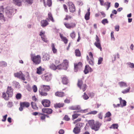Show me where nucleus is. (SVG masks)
Wrapping results in <instances>:
<instances>
[{
	"instance_id": "nucleus-40",
	"label": "nucleus",
	"mask_w": 134,
	"mask_h": 134,
	"mask_svg": "<svg viewBox=\"0 0 134 134\" xmlns=\"http://www.w3.org/2000/svg\"><path fill=\"white\" fill-rule=\"evenodd\" d=\"M83 124L82 123L78 122L76 124L75 126L80 129L81 127L83 126Z\"/></svg>"
},
{
	"instance_id": "nucleus-2",
	"label": "nucleus",
	"mask_w": 134,
	"mask_h": 134,
	"mask_svg": "<svg viewBox=\"0 0 134 134\" xmlns=\"http://www.w3.org/2000/svg\"><path fill=\"white\" fill-rule=\"evenodd\" d=\"M77 86L84 92L86 89L87 86L86 84L83 83V81L81 79H79L77 84Z\"/></svg>"
},
{
	"instance_id": "nucleus-43",
	"label": "nucleus",
	"mask_w": 134,
	"mask_h": 134,
	"mask_svg": "<svg viewBox=\"0 0 134 134\" xmlns=\"http://www.w3.org/2000/svg\"><path fill=\"white\" fill-rule=\"evenodd\" d=\"M90 14L89 13H86V14L85 15V19L86 20H88L90 19Z\"/></svg>"
},
{
	"instance_id": "nucleus-21",
	"label": "nucleus",
	"mask_w": 134,
	"mask_h": 134,
	"mask_svg": "<svg viewBox=\"0 0 134 134\" xmlns=\"http://www.w3.org/2000/svg\"><path fill=\"white\" fill-rule=\"evenodd\" d=\"M48 18H47V19L49 21H51L52 22H54V20L53 19L52 15L51 13L49 12L48 13Z\"/></svg>"
},
{
	"instance_id": "nucleus-14",
	"label": "nucleus",
	"mask_w": 134,
	"mask_h": 134,
	"mask_svg": "<svg viewBox=\"0 0 134 134\" xmlns=\"http://www.w3.org/2000/svg\"><path fill=\"white\" fill-rule=\"evenodd\" d=\"M82 64L81 62H79L78 64H74V70L75 72H77L79 69L81 68L82 67Z\"/></svg>"
},
{
	"instance_id": "nucleus-34",
	"label": "nucleus",
	"mask_w": 134,
	"mask_h": 134,
	"mask_svg": "<svg viewBox=\"0 0 134 134\" xmlns=\"http://www.w3.org/2000/svg\"><path fill=\"white\" fill-rule=\"evenodd\" d=\"M40 114L41 115L40 116V119H41V120H45L46 117H49L48 116V115L46 114H44L41 113H40Z\"/></svg>"
},
{
	"instance_id": "nucleus-26",
	"label": "nucleus",
	"mask_w": 134,
	"mask_h": 134,
	"mask_svg": "<svg viewBox=\"0 0 134 134\" xmlns=\"http://www.w3.org/2000/svg\"><path fill=\"white\" fill-rule=\"evenodd\" d=\"M62 82L63 84L66 85L68 83V81L67 78L65 76H64L62 78Z\"/></svg>"
},
{
	"instance_id": "nucleus-35",
	"label": "nucleus",
	"mask_w": 134,
	"mask_h": 134,
	"mask_svg": "<svg viewBox=\"0 0 134 134\" xmlns=\"http://www.w3.org/2000/svg\"><path fill=\"white\" fill-rule=\"evenodd\" d=\"M118 84L120 87L127 86L126 83L122 81L119 82Z\"/></svg>"
},
{
	"instance_id": "nucleus-47",
	"label": "nucleus",
	"mask_w": 134,
	"mask_h": 134,
	"mask_svg": "<svg viewBox=\"0 0 134 134\" xmlns=\"http://www.w3.org/2000/svg\"><path fill=\"white\" fill-rule=\"evenodd\" d=\"M40 94L43 96H46L47 94L48 93L46 92H45L43 91H42L41 92H40Z\"/></svg>"
},
{
	"instance_id": "nucleus-57",
	"label": "nucleus",
	"mask_w": 134,
	"mask_h": 134,
	"mask_svg": "<svg viewBox=\"0 0 134 134\" xmlns=\"http://www.w3.org/2000/svg\"><path fill=\"white\" fill-rule=\"evenodd\" d=\"M64 119L66 121H69L70 120V118L67 115H65L64 118Z\"/></svg>"
},
{
	"instance_id": "nucleus-8",
	"label": "nucleus",
	"mask_w": 134,
	"mask_h": 134,
	"mask_svg": "<svg viewBox=\"0 0 134 134\" xmlns=\"http://www.w3.org/2000/svg\"><path fill=\"white\" fill-rule=\"evenodd\" d=\"M68 6L69 7V11L70 12L73 13L75 11V7L72 3L71 2H68Z\"/></svg>"
},
{
	"instance_id": "nucleus-38",
	"label": "nucleus",
	"mask_w": 134,
	"mask_h": 134,
	"mask_svg": "<svg viewBox=\"0 0 134 134\" xmlns=\"http://www.w3.org/2000/svg\"><path fill=\"white\" fill-rule=\"evenodd\" d=\"M118 127L117 124H112L110 127V128L113 129H117Z\"/></svg>"
},
{
	"instance_id": "nucleus-60",
	"label": "nucleus",
	"mask_w": 134,
	"mask_h": 134,
	"mask_svg": "<svg viewBox=\"0 0 134 134\" xmlns=\"http://www.w3.org/2000/svg\"><path fill=\"white\" fill-rule=\"evenodd\" d=\"M88 95L89 96L91 97V98H93L94 96V94L93 92H90L88 93Z\"/></svg>"
},
{
	"instance_id": "nucleus-9",
	"label": "nucleus",
	"mask_w": 134,
	"mask_h": 134,
	"mask_svg": "<svg viewBox=\"0 0 134 134\" xmlns=\"http://www.w3.org/2000/svg\"><path fill=\"white\" fill-rule=\"evenodd\" d=\"M96 41L94 43V44L98 49H99L101 51H102V48L101 47L100 40L99 37L97 35H96Z\"/></svg>"
},
{
	"instance_id": "nucleus-36",
	"label": "nucleus",
	"mask_w": 134,
	"mask_h": 134,
	"mask_svg": "<svg viewBox=\"0 0 134 134\" xmlns=\"http://www.w3.org/2000/svg\"><path fill=\"white\" fill-rule=\"evenodd\" d=\"M2 97L6 100H8L9 99V97L8 96H7L5 92H3L2 93Z\"/></svg>"
},
{
	"instance_id": "nucleus-4",
	"label": "nucleus",
	"mask_w": 134,
	"mask_h": 134,
	"mask_svg": "<svg viewBox=\"0 0 134 134\" xmlns=\"http://www.w3.org/2000/svg\"><path fill=\"white\" fill-rule=\"evenodd\" d=\"M52 74L49 73H46L43 75L42 76V78L44 81L47 82L50 81L52 79Z\"/></svg>"
},
{
	"instance_id": "nucleus-64",
	"label": "nucleus",
	"mask_w": 134,
	"mask_h": 134,
	"mask_svg": "<svg viewBox=\"0 0 134 134\" xmlns=\"http://www.w3.org/2000/svg\"><path fill=\"white\" fill-rule=\"evenodd\" d=\"M26 2L30 4H31L33 3V1L32 0H27Z\"/></svg>"
},
{
	"instance_id": "nucleus-18",
	"label": "nucleus",
	"mask_w": 134,
	"mask_h": 134,
	"mask_svg": "<svg viewBox=\"0 0 134 134\" xmlns=\"http://www.w3.org/2000/svg\"><path fill=\"white\" fill-rule=\"evenodd\" d=\"M50 57V55L48 53H44L42 58L43 61L48 60L49 59Z\"/></svg>"
},
{
	"instance_id": "nucleus-63",
	"label": "nucleus",
	"mask_w": 134,
	"mask_h": 134,
	"mask_svg": "<svg viewBox=\"0 0 134 134\" xmlns=\"http://www.w3.org/2000/svg\"><path fill=\"white\" fill-rule=\"evenodd\" d=\"M64 102L65 103H69L70 102V99L66 98Z\"/></svg>"
},
{
	"instance_id": "nucleus-55",
	"label": "nucleus",
	"mask_w": 134,
	"mask_h": 134,
	"mask_svg": "<svg viewBox=\"0 0 134 134\" xmlns=\"http://www.w3.org/2000/svg\"><path fill=\"white\" fill-rule=\"evenodd\" d=\"M130 88H129L127 89L126 90H125L122 91V92L123 94H125L129 92L130 91Z\"/></svg>"
},
{
	"instance_id": "nucleus-49",
	"label": "nucleus",
	"mask_w": 134,
	"mask_h": 134,
	"mask_svg": "<svg viewBox=\"0 0 134 134\" xmlns=\"http://www.w3.org/2000/svg\"><path fill=\"white\" fill-rule=\"evenodd\" d=\"M21 95L20 93H17L16 95V97L17 99H19L21 98Z\"/></svg>"
},
{
	"instance_id": "nucleus-31",
	"label": "nucleus",
	"mask_w": 134,
	"mask_h": 134,
	"mask_svg": "<svg viewBox=\"0 0 134 134\" xmlns=\"http://www.w3.org/2000/svg\"><path fill=\"white\" fill-rule=\"evenodd\" d=\"M31 104L32 108L35 110H37L38 109V107L37 106V105L35 102H32L31 103Z\"/></svg>"
},
{
	"instance_id": "nucleus-11",
	"label": "nucleus",
	"mask_w": 134,
	"mask_h": 134,
	"mask_svg": "<svg viewBox=\"0 0 134 134\" xmlns=\"http://www.w3.org/2000/svg\"><path fill=\"white\" fill-rule=\"evenodd\" d=\"M42 105L44 107H48L50 105L51 102L48 99H43L41 102Z\"/></svg>"
},
{
	"instance_id": "nucleus-15",
	"label": "nucleus",
	"mask_w": 134,
	"mask_h": 134,
	"mask_svg": "<svg viewBox=\"0 0 134 134\" xmlns=\"http://www.w3.org/2000/svg\"><path fill=\"white\" fill-rule=\"evenodd\" d=\"M4 8L3 6H0V19L4 20V18L3 13H4Z\"/></svg>"
},
{
	"instance_id": "nucleus-39",
	"label": "nucleus",
	"mask_w": 134,
	"mask_h": 134,
	"mask_svg": "<svg viewBox=\"0 0 134 134\" xmlns=\"http://www.w3.org/2000/svg\"><path fill=\"white\" fill-rule=\"evenodd\" d=\"M64 65H63L62 63L58 65L57 66V69H64Z\"/></svg>"
},
{
	"instance_id": "nucleus-16",
	"label": "nucleus",
	"mask_w": 134,
	"mask_h": 134,
	"mask_svg": "<svg viewBox=\"0 0 134 134\" xmlns=\"http://www.w3.org/2000/svg\"><path fill=\"white\" fill-rule=\"evenodd\" d=\"M40 23L41 26L43 27H46L49 24L47 20H41Z\"/></svg>"
},
{
	"instance_id": "nucleus-48",
	"label": "nucleus",
	"mask_w": 134,
	"mask_h": 134,
	"mask_svg": "<svg viewBox=\"0 0 134 134\" xmlns=\"http://www.w3.org/2000/svg\"><path fill=\"white\" fill-rule=\"evenodd\" d=\"M51 68L54 70H55L57 69V66H56L54 64H52L50 66Z\"/></svg>"
},
{
	"instance_id": "nucleus-45",
	"label": "nucleus",
	"mask_w": 134,
	"mask_h": 134,
	"mask_svg": "<svg viewBox=\"0 0 134 134\" xmlns=\"http://www.w3.org/2000/svg\"><path fill=\"white\" fill-rule=\"evenodd\" d=\"M80 115L78 114H74L72 115V118L74 119H76Z\"/></svg>"
},
{
	"instance_id": "nucleus-30",
	"label": "nucleus",
	"mask_w": 134,
	"mask_h": 134,
	"mask_svg": "<svg viewBox=\"0 0 134 134\" xmlns=\"http://www.w3.org/2000/svg\"><path fill=\"white\" fill-rule=\"evenodd\" d=\"M80 131V129L75 126L73 130V132L75 134L79 133Z\"/></svg>"
},
{
	"instance_id": "nucleus-27",
	"label": "nucleus",
	"mask_w": 134,
	"mask_h": 134,
	"mask_svg": "<svg viewBox=\"0 0 134 134\" xmlns=\"http://www.w3.org/2000/svg\"><path fill=\"white\" fill-rule=\"evenodd\" d=\"M13 3L19 6L21 5V0H13Z\"/></svg>"
},
{
	"instance_id": "nucleus-13",
	"label": "nucleus",
	"mask_w": 134,
	"mask_h": 134,
	"mask_svg": "<svg viewBox=\"0 0 134 134\" xmlns=\"http://www.w3.org/2000/svg\"><path fill=\"white\" fill-rule=\"evenodd\" d=\"M42 111L43 113L48 114H52L53 111L51 109L45 108H43L42 109Z\"/></svg>"
},
{
	"instance_id": "nucleus-7",
	"label": "nucleus",
	"mask_w": 134,
	"mask_h": 134,
	"mask_svg": "<svg viewBox=\"0 0 134 134\" xmlns=\"http://www.w3.org/2000/svg\"><path fill=\"white\" fill-rule=\"evenodd\" d=\"M64 24L66 28L69 29L75 28L76 25V24L75 23L72 22L70 23L65 22L64 23Z\"/></svg>"
},
{
	"instance_id": "nucleus-17",
	"label": "nucleus",
	"mask_w": 134,
	"mask_h": 134,
	"mask_svg": "<svg viewBox=\"0 0 134 134\" xmlns=\"http://www.w3.org/2000/svg\"><path fill=\"white\" fill-rule=\"evenodd\" d=\"M92 70L88 65H86L85 66L84 70V72L85 74H87L89 71L92 72Z\"/></svg>"
},
{
	"instance_id": "nucleus-54",
	"label": "nucleus",
	"mask_w": 134,
	"mask_h": 134,
	"mask_svg": "<svg viewBox=\"0 0 134 134\" xmlns=\"http://www.w3.org/2000/svg\"><path fill=\"white\" fill-rule=\"evenodd\" d=\"M41 38L42 40L44 41L45 42H47V38H46L45 35H43V36H42V37H41Z\"/></svg>"
},
{
	"instance_id": "nucleus-59",
	"label": "nucleus",
	"mask_w": 134,
	"mask_h": 134,
	"mask_svg": "<svg viewBox=\"0 0 134 134\" xmlns=\"http://www.w3.org/2000/svg\"><path fill=\"white\" fill-rule=\"evenodd\" d=\"M63 7L65 12H68V10L67 6L65 4H64Z\"/></svg>"
},
{
	"instance_id": "nucleus-20",
	"label": "nucleus",
	"mask_w": 134,
	"mask_h": 134,
	"mask_svg": "<svg viewBox=\"0 0 134 134\" xmlns=\"http://www.w3.org/2000/svg\"><path fill=\"white\" fill-rule=\"evenodd\" d=\"M44 70V68H42L41 66H40L37 68L36 73L38 75L41 74L42 73V72Z\"/></svg>"
},
{
	"instance_id": "nucleus-46",
	"label": "nucleus",
	"mask_w": 134,
	"mask_h": 134,
	"mask_svg": "<svg viewBox=\"0 0 134 134\" xmlns=\"http://www.w3.org/2000/svg\"><path fill=\"white\" fill-rule=\"evenodd\" d=\"M127 64L130 67L132 68H134V64L133 63L129 62L127 63Z\"/></svg>"
},
{
	"instance_id": "nucleus-32",
	"label": "nucleus",
	"mask_w": 134,
	"mask_h": 134,
	"mask_svg": "<svg viewBox=\"0 0 134 134\" xmlns=\"http://www.w3.org/2000/svg\"><path fill=\"white\" fill-rule=\"evenodd\" d=\"M51 47L53 53L54 54L56 53L57 52V50L55 48L54 44V43H52L51 44Z\"/></svg>"
},
{
	"instance_id": "nucleus-50",
	"label": "nucleus",
	"mask_w": 134,
	"mask_h": 134,
	"mask_svg": "<svg viewBox=\"0 0 134 134\" xmlns=\"http://www.w3.org/2000/svg\"><path fill=\"white\" fill-rule=\"evenodd\" d=\"M83 98L85 100H87L89 98L88 96L85 92L84 93Z\"/></svg>"
},
{
	"instance_id": "nucleus-24",
	"label": "nucleus",
	"mask_w": 134,
	"mask_h": 134,
	"mask_svg": "<svg viewBox=\"0 0 134 134\" xmlns=\"http://www.w3.org/2000/svg\"><path fill=\"white\" fill-rule=\"evenodd\" d=\"M111 115V114L110 112L109 111H108L105 114V118H109L107 119H106V121H110L111 120V118H110Z\"/></svg>"
},
{
	"instance_id": "nucleus-61",
	"label": "nucleus",
	"mask_w": 134,
	"mask_h": 134,
	"mask_svg": "<svg viewBox=\"0 0 134 134\" xmlns=\"http://www.w3.org/2000/svg\"><path fill=\"white\" fill-rule=\"evenodd\" d=\"M7 115L6 114L3 116V119H2V121L4 122L6 120Z\"/></svg>"
},
{
	"instance_id": "nucleus-23",
	"label": "nucleus",
	"mask_w": 134,
	"mask_h": 134,
	"mask_svg": "<svg viewBox=\"0 0 134 134\" xmlns=\"http://www.w3.org/2000/svg\"><path fill=\"white\" fill-rule=\"evenodd\" d=\"M64 104L63 103H56L54 104V107L56 108H60L64 107Z\"/></svg>"
},
{
	"instance_id": "nucleus-29",
	"label": "nucleus",
	"mask_w": 134,
	"mask_h": 134,
	"mask_svg": "<svg viewBox=\"0 0 134 134\" xmlns=\"http://www.w3.org/2000/svg\"><path fill=\"white\" fill-rule=\"evenodd\" d=\"M60 36L62 39V41H63L65 44L67 43L68 40L66 37L63 36L61 34H60Z\"/></svg>"
},
{
	"instance_id": "nucleus-19",
	"label": "nucleus",
	"mask_w": 134,
	"mask_h": 134,
	"mask_svg": "<svg viewBox=\"0 0 134 134\" xmlns=\"http://www.w3.org/2000/svg\"><path fill=\"white\" fill-rule=\"evenodd\" d=\"M55 95L57 97H62L65 96V93L62 92L57 91L55 92Z\"/></svg>"
},
{
	"instance_id": "nucleus-1",
	"label": "nucleus",
	"mask_w": 134,
	"mask_h": 134,
	"mask_svg": "<svg viewBox=\"0 0 134 134\" xmlns=\"http://www.w3.org/2000/svg\"><path fill=\"white\" fill-rule=\"evenodd\" d=\"M88 123L92 129L95 131H98L102 125V123L98 121L95 122L94 120H92L88 121Z\"/></svg>"
},
{
	"instance_id": "nucleus-53",
	"label": "nucleus",
	"mask_w": 134,
	"mask_h": 134,
	"mask_svg": "<svg viewBox=\"0 0 134 134\" xmlns=\"http://www.w3.org/2000/svg\"><path fill=\"white\" fill-rule=\"evenodd\" d=\"M97 112L96 111L94 110L92 111H91L89 113H88L87 114H96L97 113Z\"/></svg>"
},
{
	"instance_id": "nucleus-6",
	"label": "nucleus",
	"mask_w": 134,
	"mask_h": 134,
	"mask_svg": "<svg viewBox=\"0 0 134 134\" xmlns=\"http://www.w3.org/2000/svg\"><path fill=\"white\" fill-rule=\"evenodd\" d=\"M14 75V76L15 77L18 78L23 81L25 80V75L21 71H19V72L15 73Z\"/></svg>"
},
{
	"instance_id": "nucleus-62",
	"label": "nucleus",
	"mask_w": 134,
	"mask_h": 134,
	"mask_svg": "<svg viewBox=\"0 0 134 134\" xmlns=\"http://www.w3.org/2000/svg\"><path fill=\"white\" fill-rule=\"evenodd\" d=\"M81 118H79L76 120H75L73 122V124H75L78 122L80 121L81 120Z\"/></svg>"
},
{
	"instance_id": "nucleus-3",
	"label": "nucleus",
	"mask_w": 134,
	"mask_h": 134,
	"mask_svg": "<svg viewBox=\"0 0 134 134\" xmlns=\"http://www.w3.org/2000/svg\"><path fill=\"white\" fill-rule=\"evenodd\" d=\"M31 58L32 61L35 65H38L41 62V58L39 55L32 56Z\"/></svg>"
},
{
	"instance_id": "nucleus-51",
	"label": "nucleus",
	"mask_w": 134,
	"mask_h": 134,
	"mask_svg": "<svg viewBox=\"0 0 134 134\" xmlns=\"http://www.w3.org/2000/svg\"><path fill=\"white\" fill-rule=\"evenodd\" d=\"M33 91L34 92H36L37 91V88L36 86L34 85L32 87Z\"/></svg>"
},
{
	"instance_id": "nucleus-22",
	"label": "nucleus",
	"mask_w": 134,
	"mask_h": 134,
	"mask_svg": "<svg viewBox=\"0 0 134 134\" xmlns=\"http://www.w3.org/2000/svg\"><path fill=\"white\" fill-rule=\"evenodd\" d=\"M119 99L120 100V104L122 107L125 106L126 105V102L125 100H122L121 97L119 98Z\"/></svg>"
},
{
	"instance_id": "nucleus-25",
	"label": "nucleus",
	"mask_w": 134,
	"mask_h": 134,
	"mask_svg": "<svg viewBox=\"0 0 134 134\" xmlns=\"http://www.w3.org/2000/svg\"><path fill=\"white\" fill-rule=\"evenodd\" d=\"M62 63L63 65H64V69H66L68 66L69 62L67 60H64L63 61V62Z\"/></svg>"
},
{
	"instance_id": "nucleus-37",
	"label": "nucleus",
	"mask_w": 134,
	"mask_h": 134,
	"mask_svg": "<svg viewBox=\"0 0 134 134\" xmlns=\"http://www.w3.org/2000/svg\"><path fill=\"white\" fill-rule=\"evenodd\" d=\"M72 16L70 14H66V15L64 19V20H68V19H71Z\"/></svg>"
},
{
	"instance_id": "nucleus-44",
	"label": "nucleus",
	"mask_w": 134,
	"mask_h": 134,
	"mask_svg": "<svg viewBox=\"0 0 134 134\" xmlns=\"http://www.w3.org/2000/svg\"><path fill=\"white\" fill-rule=\"evenodd\" d=\"M101 22L103 25H105L106 24H108V21L107 19H104L102 20Z\"/></svg>"
},
{
	"instance_id": "nucleus-56",
	"label": "nucleus",
	"mask_w": 134,
	"mask_h": 134,
	"mask_svg": "<svg viewBox=\"0 0 134 134\" xmlns=\"http://www.w3.org/2000/svg\"><path fill=\"white\" fill-rule=\"evenodd\" d=\"M103 60V58H102L100 57L99 58L98 62V64L99 65L101 64Z\"/></svg>"
},
{
	"instance_id": "nucleus-33",
	"label": "nucleus",
	"mask_w": 134,
	"mask_h": 134,
	"mask_svg": "<svg viewBox=\"0 0 134 134\" xmlns=\"http://www.w3.org/2000/svg\"><path fill=\"white\" fill-rule=\"evenodd\" d=\"M75 52L76 56L78 57H80L81 56V52L79 49H76L75 50Z\"/></svg>"
},
{
	"instance_id": "nucleus-5",
	"label": "nucleus",
	"mask_w": 134,
	"mask_h": 134,
	"mask_svg": "<svg viewBox=\"0 0 134 134\" xmlns=\"http://www.w3.org/2000/svg\"><path fill=\"white\" fill-rule=\"evenodd\" d=\"M20 107L19 108V110L20 111H21L23 109V108H28L30 105V103L27 102H24L20 103Z\"/></svg>"
},
{
	"instance_id": "nucleus-41",
	"label": "nucleus",
	"mask_w": 134,
	"mask_h": 134,
	"mask_svg": "<svg viewBox=\"0 0 134 134\" xmlns=\"http://www.w3.org/2000/svg\"><path fill=\"white\" fill-rule=\"evenodd\" d=\"M94 59H91L87 61L89 64L91 65H93L94 64Z\"/></svg>"
},
{
	"instance_id": "nucleus-58",
	"label": "nucleus",
	"mask_w": 134,
	"mask_h": 134,
	"mask_svg": "<svg viewBox=\"0 0 134 134\" xmlns=\"http://www.w3.org/2000/svg\"><path fill=\"white\" fill-rule=\"evenodd\" d=\"M70 36L72 38L75 37V34L74 31H73L70 34Z\"/></svg>"
},
{
	"instance_id": "nucleus-42",
	"label": "nucleus",
	"mask_w": 134,
	"mask_h": 134,
	"mask_svg": "<svg viewBox=\"0 0 134 134\" xmlns=\"http://www.w3.org/2000/svg\"><path fill=\"white\" fill-rule=\"evenodd\" d=\"M0 65L2 67H5L7 66V64L6 62L4 61L0 62Z\"/></svg>"
},
{
	"instance_id": "nucleus-52",
	"label": "nucleus",
	"mask_w": 134,
	"mask_h": 134,
	"mask_svg": "<svg viewBox=\"0 0 134 134\" xmlns=\"http://www.w3.org/2000/svg\"><path fill=\"white\" fill-rule=\"evenodd\" d=\"M52 4L51 0H47V5L49 7H50Z\"/></svg>"
},
{
	"instance_id": "nucleus-28",
	"label": "nucleus",
	"mask_w": 134,
	"mask_h": 134,
	"mask_svg": "<svg viewBox=\"0 0 134 134\" xmlns=\"http://www.w3.org/2000/svg\"><path fill=\"white\" fill-rule=\"evenodd\" d=\"M41 87L43 88L45 90L47 91H49L51 88L48 85H41Z\"/></svg>"
},
{
	"instance_id": "nucleus-12",
	"label": "nucleus",
	"mask_w": 134,
	"mask_h": 134,
	"mask_svg": "<svg viewBox=\"0 0 134 134\" xmlns=\"http://www.w3.org/2000/svg\"><path fill=\"white\" fill-rule=\"evenodd\" d=\"M13 89L11 87L8 86L7 88L6 91L7 94L8 95V97H11L13 95Z\"/></svg>"
},
{
	"instance_id": "nucleus-10",
	"label": "nucleus",
	"mask_w": 134,
	"mask_h": 134,
	"mask_svg": "<svg viewBox=\"0 0 134 134\" xmlns=\"http://www.w3.org/2000/svg\"><path fill=\"white\" fill-rule=\"evenodd\" d=\"M70 109L72 110H77V112L84 113L85 111H86V110H82L80 108L79 106L76 107L72 106L70 107Z\"/></svg>"
}]
</instances>
